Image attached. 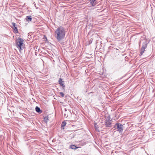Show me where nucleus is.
<instances>
[{"label":"nucleus","instance_id":"obj_1","mask_svg":"<svg viewBox=\"0 0 155 155\" xmlns=\"http://www.w3.org/2000/svg\"><path fill=\"white\" fill-rule=\"evenodd\" d=\"M66 31L63 27L60 26L56 29L54 32V37L57 41L62 43Z\"/></svg>","mask_w":155,"mask_h":155},{"label":"nucleus","instance_id":"obj_8","mask_svg":"<svg viewBox=\"0 0 155 155\" xmlns=\"http://www.w3.org/2000/svg\"><path fill=\"white\" fill-rule=\"evenodd\" d=\"M35 110L39 114H40L42 112V110L40 109V108L38 106L36 107Z\"/></svg>","mask_w":155,"mask_h":155},{"label":"nucleus","instance_id":"obj_11","mask_svg":"<svg viewBox=\"0 0 155 155\" xmlns=\"http://www.w3.org/2000/svg\"><path fill=\"white\" fill-rule=\"evenodd\" d=\"M79 147H77L74 145H71L70 146V148L74 150L78 148Z\"/></svg>","mask_w":155,"mask_h":155},{"label":"nucleus","instance_id":"obj_9","mask_svg":"<svg viewBox=\"0 0 155 155\" xmlns=\"http://www.w3.org/2000/svg\"><path fill=\"white\" fill-rule=\"evenodd\" d=\"M26 20L28 21H31L32 20V18L31 16V15H29L26 16Z\"/></svg>","mask_w":155,"mask_h":155},{"label":"nucleus","instance_id":"obj_15","mask_svg":"<svg viewBox=\"0 0 155 155\" xmlns=\"http://www.w3.org/2000/svg\"><path fill=\"white\" fill-rule=\"evenodd\" d=\"M14 32H15L16 33H18V29H17V28L16 27H14Z\"/></svg>","mask_w":155,"mask_h":155},{"label":"nucleus","instance_id":"obj_5","mask_svg":"<svg viewBox=\"0 0 155 155\" xmlns=\"http://www.w3.org/2000/svg\"><path fill=\"white\" fill-rule=\"evenodd\" d=\"M102 124L103 125H105L106 127H109L111 126L112 123L109 121H106L104 123H103Z\"/></svg>","mask_w":155,"mask_h":155},{"label":"nucleus","instance_id":"obj_12","mask_svg":"<svg viewBox=\"0 0 155 155\" xmlns=\"http://www.w3.org/2000/svg\"><path fill=\"white\" fill-rule=\"evenodd\" d=\"M66 123L65 121L63 122L61 124V128H62L63 129H64V126L66 125Z\"/></svg>","mask_w":155,"mask_h":155},{"label":"nucleus","instance_id":"obj_13","mask_svg":"<svg viewBox=\"0 0 155 155\" xmlns=\"http://www.w3.org/2000/svg\"><path fill=\"white\" fill-rule=\"evenodd\" d=\"M94 127L95 128L96 130L98 131H99V130H98V126L97 125V124L96 123H94Z\"/></svg>","mask_w":155,"mask_h":155},{"label":"nucleus","instance_id":"obj_2","mask_svg":"<svg viewBox=\"0 0 155 155\" xmlns=\"http://www.w3.org/2000/svg\"><path fill=\"white\" fill-rule=\"evenodd\" d=\"M148 42L147 40L145 38H142L140 40L139 44H142V47L141 49V52L140 54V56H141L143 53L144 51H145L146 49L147 45Z\"/></svg>","mask_w":155,"mask_h":155},{"label":"nucleus","instance_id":"obj_7","mask_svg":"<svg viewBox=\"0 0 155 155\" xmlns=\"http://www.w3.org/2000/svg\"><path fill=\"white\" fill-rule=\"evenodd\" d=\"M89 1L90 2L91 4L93 6H94L97 4L95 2L96 0H89Z\"/></svg>","mask_w":155,"mask_h":155},{"label":"nucleus","instance_id":"obj_14","mask_svg":"<svg viewBox=\"0 0 155 155\" xmlns=\"http://www.w3.org/2000/svg\"><path fill=\"white\" fill-rule=\"evenodd\" d=\"M110 116H107V117L106 119V121H111V120H110Z\"/></svg>","mask_w":155,"mask_h":155},{"label":"nucleus","instance_id":"obj_3","mask_svg":"<svg viewBox=\"0 0 155 155\" xmlns=\"http://www.w3.org/2000/svg\"><path fill=\"white\" fill-rule=\"evenodd\" d=\"M114 127L119 133H121L123 130L124 126L121 124L117 123L114 125Z\"/></svg>","mask_w":155,"mask_h":155},{"label":"nucleus","instance_id":"obj_6","mask_svg":"<svg viewBox=\"0 0 155 155\" xmlns=\"http://www.w3.org/2000/svg\"><path fill=\"white\" fill-rule=\"evenodd\" d=\"M58 82L59 84L62 87L63 89H64L65 85L64 83V81H62V79L61 78H60L58 81Z\"/></svg>","mask_w":155,"mask_h":155},{"label":"nucleus","instance_id":"obj_17","mask_svg":"<svg viewBox=\"0 0 155 155\" xmlns=\"http://www.w3.org/2000/svg\"><path fill=\"white\" fill-rule=\"evenodd\" d=\"M12 25L14 26V28L16 27H15V26H16V24H15V23L14 22H12Z\"/></svg>","mask_w":155,"mask_h":155},{"label":"nucleus","instance_id":"obj_10","mask_svg":"<svg viewBox=\"0 0 155 155\" xmlns=\"http://www.w3.org/2000/svg\"><path fill=\"white\" fill-rule=\"evenodd\" d=\"M43 119L44 121L46 123H47L48 121V116H46L45 117H44Z\"/></svg>","mask_w":155,"mask_h":155},{"label":"nucleus","instance_id":"obj_16","mask_svg":"<svg viewBox=\"0 0 155 155\" xmlns=\"http://www.w3.org/2000/svg\"><path fill=\"white\" fill-rule=\"evenodd\" d=\"M60 94L61 95V96L62 97H63L64 96V94L62 92H60Z\"/></svg>","mask_w":155,"mask_h":155},{"label":"nucleus","instance_id":"obj_4","mask_svg":"<svg viewBox=\"0 0 155 155\" xmlns=\"http://www.w3.org/2000/svg\"><path fill=\"white\" fill-rule=\"evenodd\" d=\"M23 40L21 38H18L16 41V46L19 50L21 49V46L23 44Z\"/></svg>","mask_w":155,"mask_h":155}]
</instances>
